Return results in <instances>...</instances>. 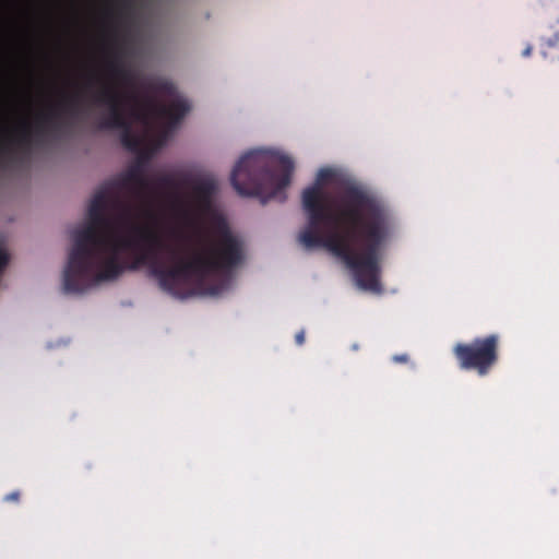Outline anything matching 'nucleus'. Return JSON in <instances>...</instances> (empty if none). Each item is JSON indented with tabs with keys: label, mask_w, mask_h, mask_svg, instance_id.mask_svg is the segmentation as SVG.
I'll return each instance as SVG.
<instances>
[{
	"label": "nucleus",
	"mask_w": 559,
	"mask_h": 559,
	"mask_svg": "<svg viewBox=\"0 0 559 559\" xmlns=\"http://www.w3.org/2000/svg\"><path fill=\"white\" fill-rule=\"evenodd\" d=\"M117 193L105 182L87 207V222L71 231L72 246L63 271V289L84 293L103 282L119 278L126 271L147 267L159 287L174 297L185 298L186 286L203 284L218 273H227L242 261V246L227 226L215 235L197 233L189 258L165 246L148 225L128 224L127 233H112L106 210L120 204Z\"/></svg>",
	"instance_id": "1"
},
{
	"label": "nucleus",
	"mask_w": 559,
	"mask_h": 559,
	"mask_svg": "<svg viewBox=\"0 0 559 559\" xmlns=\"http://www.w3.org/2000/svg\"><path fill=\"white\" fill-rule=\"evenodd\" d=\"M333 175L329 168L320 169L316 182L304 190L308 224L299 242L306 249H326L353 272L359 287L379 292L382 252L393 231L392 214L380 198L355 183L326 195L323 185Z\"/></svg>",
	"instance_id": "2"
},
{
	"label": "nucleus",
	"mask_w": 559,
	"mask_h": 559,
	"mask_svg": "<svg viewBox=\"0 0 559 559\" xmlns=\"http://www.w3.org/2000/svg\"><path fill=\"white\" fill-rule=\"evenodd\" d=\"M106 67L111 78L122 87H128V99L132 102L134 120L151 126L156 120H168L170 127L176 126L189 111L187 100L174 97L169 105L159 103L153 94L163 93L175 96V86L169 82L139 81L136 74L122 62V49L118 45L108 48Z\"/></svg>",
	"instance_id": "3"
},
{
	"label": "nucleus",
	"mask_w": 559,
	"mask_h": 559,
	"mask_svg": "<svg viewBox=\"0 0 559 559\" xmlns=\"http://www.w3.org/2000/svg\"><path fill=\"white\" fill-rule=\"evenodd\" d=\"M294 168V160L280 152L250 151L235 165L230 182L239 195L258 197L262 203L271 199L284 202Z\"/></svg>",
	"instance_id": "4"
},
{
	"label": "nucleus",
	"mask_w": 559,
	"mask_h": 559,
	"mask_svg": "<svg viewBox=\"0 0 559 559\" xmlns=\"http://www.w3.org/2000/svg\"><path fill=\"white\" fill-rule=\"evenodd\" d=\"M82 94L63 96L46 111L36 116L34 123L23 121L7 142L0 143V166L5 160H15L17 153L29 154L34 145L45 142L49 135L58 134L63 128L62 116L76 117L81 112Z\"/></svg>",
	"instance_id": "5"
},
{
	"label": "nucleus",
	"mask_w": 559,
	"mask_h": 559,
	"mask_svg": "<svg viewBox=\"0 0 559 559\" xmlns=\"http://www.w3.org/2000/svg\"><path fill=\"white\" fill-rule=\"evenodd\" d=\"M128 87L123 90L114 85H104L92 99L94 104L108 106V115L99 122L102 130H120L121 144L130 152H138L142 145L141 136L133 131L131 121L126 117L122 106L130 105L132 115V102L128 99Z\"/></svg>",
	"instance_id": "6"
},
{
	"label": "nucleus",
	"mask_w": 559,
	"mask_h": 559,
	"mask_svg": "<svg viewBox=\"0 0 559 559\" xmlns=\"http://www.w3.org/2000/svg\"><path fill=\"white\" fill-rule=\"evenodd\" d=\"M146 157L140 155L136 160L128 167V169L116 178L107 181L111 189L126 191L132 198L141 202L146 207V216L151 219L155 218L153 212L148 209L152 201V180L145 175Z\"/></svg>",
	"instance_id": "7"
},
{
	"label": "nucleus",
	"mask_w": 559,
	"mask_h": 559,
	"mask_svg": "<svg viewBox=\"0 0 559 559\" xmlns=\"http://www.w3.org/2000/svg\"><path fill=\"white\" fill-rule=\"evenodd\" d=\"M497 336L489 335L483 340H475L471 345H456V354L465 369H476L480 376L488 372L497 359Z\"/></svg>",
	"instance_id": "8"
},
{
	"label": "nucleus",
	"mask_w": 559,
	"mask_h": 559,
	"mask_svg": "<svg viewBox=\"0 0 559 559\" xmlns=\"http://www.w3.org/2000/svg\"><path fill=\"white\" fill-rule=\"evenodd\" d=\"M183 183L191 188V202L194 211L201 214L210 212L217 190L216 180L211 176H183Z\"/></svg>",
	"instance_id": "9"
},
{
	"label": "nucleus",
	"mask_w": 559,
	"mask_h": 559,
	"mask_svg": "<svg viewBox=\"0 0 559 559\" xmlns=\"http://www.w3.org/2000/svg\"><path fill=\"white\" fill-rule=\"evenodd\" d=\"M183 186V177L180 180H177L173 175H160L152 181V198L155 195L157 190H168L177 192Z\"/></svg>",
	"instance_id": "10"
},
{
	"label": "nucleus",
	"mask_w": 559,
	"mask_h": 559,
	"mask_svg": "<svg viewBox=\"0 0 559 559\" xmlns=\"http://www.w3.org/2000/svg\"><path fill=\"white\" fill-rule=\"evenodd\" d=\"M20 500V492L13 491L4 496V501L7 502H19Z\"/></svg>",
	"instance_id": "11"
},
{
	"label": "nucleus",
	"mask_w": 559,
	"mask_h": 559,
	"mask_svg": "<svg viewBox=\"0 0 559 559\" xmlns=\"http://www.w3.org/2000/svg\"><path fill=\"white\" fill-rule=\"evenodd\" d=\"M295 341L297 345H302L305 343V332L300 331L295 335Z\"/></svg>",
	"instance_id": "12"
},
{
	"label": "nucleus",
	"mask_w": 559,
	"mask_h": 559,
	"mask_svg": "<svg viewBox=\"0 0 559 559\" xmlns=\"http://www.w3.org/2000/svg\"><path fill=\"white\" fill-rule=\"evenodd\" d=\"M393 360L397 362H406L408 360V357L407 355H396L393 357Z\"/></svg>",
	"instance_id": "13"
},
{
	"label": "nucleus",
	"mask_w": 559,
	"mask_h": 559,
	"mask_svg": "<svg viewBox=\"0 0 559 559\" xmlns=\"http://www.w3.org/2000/svg\"><path fill=\"white\" fill-rule=\"evenodd\" d=\"M558 43H559V35H558V34H555V35L552 36V38H550V39L547 41L548 46H555V45H557Z\"/></svg>",
	"instance_id": "14"
},
{
	"label": "nucleus",
	"mask_w": 559,
	"mask_h": 559,
	"mask_svg": "<svg viewBox=\"0 0 559 559\" xmlns=\"http://www.w3.org/2000/svg\"><path fill=\"white\" fill-rule=\"evenodd\" d=\"M532 49H533V48H532V46H531V45H528V46L523 50V56H524V57H528V56H531V53H532Z\"/></svg>",
	"instance_id": "15"
},
{
	"label": "nucleus",
	"mask_w": 559,
	"mask_h": 559,
	"mask_svg": "<svg viewBox=\"0 0 559 559\" xmlns=\"http://www.w3.org/2000/svg\"><path fill=\"white\" fill-rule=\"evenodd\" d=\"M130 209L128 206L124 207V215H129Z\"/></svg>",
	"instance_id": "16"
},
{
	"label": "nucleus",
	"mask_w": 559,
	"mask_h": 559,
	"mask_svg": "<svg viewBox=\"0 0 559 559\" xmlns=\"http://www.w3.org/2000/svg\"><path fill=\"white\" fill-rule=\"evenodd\" d=\"M91 83H92V80H91V79H88V81L86 82L85 86H86V87H90V86H91Z\"/></svg>",
	"instance_id": "17"
}]
</instances>
